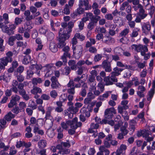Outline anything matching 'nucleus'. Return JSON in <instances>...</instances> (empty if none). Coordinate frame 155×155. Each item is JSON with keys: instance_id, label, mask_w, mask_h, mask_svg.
<instances>
[{"instance_id": "de8ad7c7", "label": "nucleus", "mask_w": 155, "mask_h": 155, "mask_svg": "<svg viewBox=\"0 0 155 155\" xmlns=\"http://www.w3.org/2000/svg\"><path fill=\"white\" fill-rule=\"evenodd\" d=\"M6 56L4 57L7 58L10 62H11L12 61V56H13V53L11 51H9L6 53Z\"/></svg>"}, {"instance_id": "7c9ffc66", "label": "nucleus", "mask_w": 155, "mask_h": 155, "mask_svg": "<svg viewBox=\"0 0 155 155\" xmlns=\"http://www.w3.org/2000/svg\"><path fill=\"white\" fill-rule=\"evenodd\" d=\"M31 58L30 55H25L24 56L22 61V63L26 65L29 63L31 60Z\"/></svg>"}, {"instance_id": "b1692460", "label": "nucleus", "mask_w": 155, "mask_h": 155, "mask_svg": "<svg viewBox=\"0 0 155 155\" xmlns=\"http://www.w3.org/2000/svg\"><path fill=\"white\" fill-rule=\"evenodd\" d=\"M103 42L106 43H108L110 42H114V39L111 38L109 35H105L104 36L102 41Z\"/></svg>"}, {"instance_id": "4be33fe9", "label": "nucleus", "mask_w": 155, "mask_h": 155, "mask_svg": "<svg viewBox=\"0 0 155 155\" xmlns=\"http://www.w3.org/2000/svg\"><path fill=\"white\" fill-rule=\"evenodd\" d=\"M111 91H107L102 95H100L98 98V100L101 101H104L107 98L109 95L111 94Z\"/></svg>"}, {"instance_id": "680f3d73", "label": "nucleus", "mask_w": 155, "mask_h": 155, "mask_svg": "<svg viewBox=\"0 0 155 155\" xmlns=\"http://www.w3.org/2000/svg\"><path fill=\"white\" fill-rule=\"evenodd\" d=\"M99 149L100 151L102 152H104L105 153V155H109L110 153V151L109 150L106 149L104 146H101Z\"/></svg>"}, {"instance_id": "f704fd0d", "label": "nucleus", "mask_w": 155, "mask_h": 155, "mask_svg": "<svg viewBox=\"0 0 155 155\" xmlns=\"http://www.w3.org/2000/svg\"><path fill=\"white\" fill-rule=\"evenodd\" d=\"M31 93L34 94H36L37 93H41L42 92L41 88L38 87H35L31 90Z\"/></svg>"}, {"instance_id": "20e7f679", "label": "nucleus", "mask_w": 155, "mask_h": 155, "mask_svg": "<svg viewBox=\"0 0 155 155\" xmlns=\"http://www.w3.org/2000/svg\"><path fill=\"white\" fill-rule=\"evenodd\" d=\"M64 30H61L59 32L58 40L59 43L58 46L60 48H63L65 45L66 43L65 42L66 40L68 39L70 37V35L66 34H65L64 35L62 33L63 32Z\"/></svg>"}, {"instance_id": "8fccbe9b", "label": "nucleus", "mask_w": 155, "mask_h": 155, "mask_svg": "<svg viewBox=\"0 0 155 155\" xmlns=\"http://www.w3.org/2000/svg\"><path fill=\"white\" fill-rule=\"evenodd\" d=\"M23 21V18L19 17H16L15 19L14 24L16 25H19L21 24Z\"/></svg>"}, {"instance_id": "2f4dec72", "label": "nucleus", "mask_w": 155, "mask_h": 155, "mask_svg": "<svg viewBox=\"0 0 155 155\" xmlns=\"http://www.w3.org/2000/svg\"><path fill=\"white\" fill-rule=\"evenodd\" d=\"M142 29L144 33L148 32L150 30V25L148 23L144 24L142 27Z\"/></svg>"}, {"instance_id": "864d4df0", "label": "nucleus", "mask_w": 155, "mask_h": 155, "mask_svg": "<svg viewBox=\"0 0 155 155\" xmlns=\"http://www.w3.org/2000/svg\"><path fill=\"white\" fill-rule=\"evenodd\" d=\"M24 26L25 30L30 31V29L32 28V27L31 24L30 22H27L25 23Z\"/></svg>"}, {"instance_id": "ddd939ff", "label": "nucleus", "mask_w": 155, "mask_h": 155, "mask_svg": "<svg viewBox=\"0 0 155 155\" xmlns=\"http://www.w3.org/2000/svg\"><path fill=\"white\" fill-rule=\"evenodd\" d=\"M126 149V146L122 144L120 145L119 148L117 149L116 152L114 153H115L116 155H125Z\"/></svg>"}, {"instance_id": "79ce46f5", "label": "nucleus", "mask_w": 155, "mask_h": 155, "mask_svg": "<svg viewBox=\"0 0 155 155\" xmlns=\"http://www.w3.org/2000/svg\"><path fill=\"white\" fill-rule=\"evenodd\" d=\"M74 23L71 21H70L68 22V28L67 31V33L68 34L70 35V33L72 31V28L74 27Z\"/></svg>"}, {"instance_id": "9d476101", "label": "nucleus", "mask_w": 155, "mask_h": 155, "mask_svg": "<svg viewBox=\"0 0 155 155\" xmlns=\"http://www.w3.org/2000/svg\"><path fill=\"white\" fill-rule=\"evenodd\" d=\"M20 97L16 94L13 95L12 96V99L8 104V107L9 108H12L17 104V102L19 101Z\"/></svg>"}, {"instance_id": "0e129e2a", "label": "nucleus", "mask_w": 155, "mask_h": 155, "mask_svg": "<svg viewBox=\"0 0 155 155\" xmlns=\"http://www.w3.org/2000/svg\"><path fill=\"white\" fill-rule=\"evenodd\" d=\"M129 29H128L126 28L123 30L120 34L119 36H125L127 35L129 32Z\"/></svg>"}, {"instance_id": "412c9836", "label": "nucleus", "mask_w": 155, "mask_h": 155, "mask_svg": "<svg viewBox=\"0 0 155 155\" xmlns=\"http://www.w3.org/2000/svg\"><path fill=\"white\" fill-rule=\"evenodd\" d=\"M102 65L106 71L110 72L111 71L112 69L110 64L108 63L107 61L104 60L103 61L102 63Z\"/></svg>"}, {"instance_id": "f257e3e1", "label": "nucleus", "mask_w": 155, "mask_h": 155, "mask_svg": "<svg viewBox=\"0 0 155 155\" xmlns=\"http://www.w3.org/2000/svg\"><path fill=\"white\" fill-rule=\"evenodd\" d=\"M77 121L78 118L75 117L72 121L69 120L62 122L61 126L62 128L65 130L67 129L69 126H70L72 129H76L82 125L81 122H77Z\"/></svg>"}, {"instance_id": "5fc2aeb1", "label": "nucleus", "mask_w": 155, "mask_h": 155, "mask_svg": "<svg viewBox=\"0 0 155 155\" xmlns=\"http://www.w3.org/2000/svg\"><path fill=\"white\" fill-rule=\"evenodd\" d=\"M54 24L57 27H58V26H59L60 25V22L57 21L56 22L54 23V22L53 21V20L51 19L50 20V24H51V27L52 29V30L53 31L55 30V29L54 27Z\"/></svg>"}, {"instance_id": "4d7b16f0", "label": "nucleus", "mask_w": 155, "mask_h": 155, "mask_svg": "<svg viewBox=\"0 0 155 155\" xmlns=\"http://www.w3.org/2000/svg\"><path fill=\"white\" fill-rule=\"evenodd\" d=\"M71 8L68 6V5L66 4L63 10L64 13L66 15H69L70 14V9Z\"/></svg>"}, {"instance_id": "aec40b11", "label": "nucleus", "mask_w": 155, "mask_h": 155, "mask_svg": "<svg viewBox=\"0 0 155 155\" xmlns=\"http://www.w3.org/2000/svg\"><path fill=\"white\" fill-rule=\"evenodd\" d=\"M122 68L116 67L113 69V71L111 73V75L114 77L118 76L120 74V72L123 71Z\"/></svg>"}, {"instance_id": "13d9d810", "label": "nucleus", "mask_w": 155, "mask_h": 155, "mask_svg": "<svg viewBox=\"0 0 155 155\" xmlns=\"http://www.w3.org/2000/svg\"><path fill=\"white\" fill-rule=\"evenodd\" d=\"M101 17L99 15H93V14L91 21L94 23H97L98 21L101 19Z\"/></svg>"}, {"instance_id": "58836bf2", "label": "nucleus", "mask_w": 155, "mask_h": 155, "mask_svg": "<svg viewBox=\"0 0 155 155\" xmlns=\"http://www.w3.org/2000/svg\"><path fill=\"white\" fill-rule=\"evenodd\" d=\"M39 127V126H34L33 130L34 132V133L37 132L38 134L40 135H43L44 133V131L42 130L39 129L38 127Z\"/></svg>"}, {"instance_id": "338daca9", "label": "nucleus", "mask_w": 155, "mask_h": 155, "mask_svg": "<svg viewBox=\"0 0 155 155\" xmlns=\"http://www.w3.org/2000/svg\"><path fill=\"white\" fill-rule=\"evenodd\" d=\"M128 101L127 100H124L122 101L121 103V104L123 105L122 107H124V109L126 110L128 108V107L127 104H128Z\"/></svg>"}, {"instance_id": "c85d7f7f", "label": "nucleus", "mask_w": 155, "mask_h": 155, "mask_svg": "<svg viewBox=\"0 0 155 155\" xmlns=\"http://www.w3.org/2000/svg\"><path fill=\"white\" fill-rule=\"evenodd\" d=\"M52 110V108L51 107H48L47 108V111L46 113V115L45 118L46 119H51L52 118L51 115V112Z\"/></svg>"}, {"instance_id": "2eb2a0df", "label": "nucleus", "mask_w": 155, "mask_h": 155, "mask_svg": "<svg viewBox=\"0 0 155 155\" xmlns=\"http://www.w3.org/2000/svg\"><path fill=\"white\" fill-rule=\"evenodd\" d=\"M11 77V74L5 72L0 76V81L3 80L5 82H8L10 81Z\"/></svg>"}, {"instance_id": "39448f33", "label": "nucleus", "mask_w": 155, "mask_h": 155, "mask_svg": "<svg viewBox=\"0 0 155 155\" xmlns=\"http://www.w3.org/2000/svg\"><path fill=\"white\" fill-rule=\"evenodd\" d=\"M138 9L139 10V15L137 16L135 20L136 22L139 23L141 21V20L143 19L147 16V15L145 13V11L144 9H142V6L140 5L138 7H134V10L137 11Z\"/></svg>"}, {"instance_id": "e433bc0d", "label": "nucleus", "mask_w": 155, "mask_h": 155, "mask_svg": "<svg viewBox=\"0 0 155 155\" xmlns=\"http://www.w3.org/2000/svg\"><path fill=\"white\" fill-rule=\"evenodd\" d=\"M46 58V56L44 53H41L39 54L38 60L40 62L45 61Z\"/></svg>"}, {"instance_id": "69168bd1", "label": "nucleus", "mask_w": 155, "mask_h": 155, "mask_svg": "<svg viewBox=\"0 0 155 155\" xmlns=\"http://www.w3.org/2000/svg\"><path fill=\"white\" fill-rule=\"evenodd\" d=\"M51 97L53 98H55L58 96V93L57 91L54 90H52L50 92Z\"/></svg>"}, {"instance_id": "4468645a", "label": "nucleus", "mask_w": 155, "mask_h": 155, "mask_svg": "<svg viewBox=\"0 0 155 155\" xmlns=\"http://www.w3.org/2000/svg\"><path fill=\"white\" fill-rule=\"evenodd\" d=\"M51 86L54 89H56L60 87V84L59 83L57 78L54 76L51 77Z\"/></svg>"}, {"instance_id": "393cba45", "label": "nucleus", "mask_w": 155, "mask_h": 155, "mask_svg": "<svg viewBox=\"0 0 155 155\" xmlns=\"http://www.w3.org/2000/svg\"><path fill=\"white\" fill-rule=\"evenodd\" d=\"M15 115L11 112H9L4 117V119L8 121H11L12 118L15 117Z\"/></svg>"}, {"instance_id": "c9c22d12", "label": "nucleus", "mask_w": 155, "mask_h": 155, "mask_svg": "<svg viewBox=\"0 0 155 155\" xmlns=\"http://www.w3.org/2000/svg\"><path fill=\"white\" fill-rule=\"evenodd\" d=\"M48 28L46 25H44L41 27L39 29V32L42 34H45L47 31Z\"/></svg>"}, {"instance_id": "bb28decb", "label": "nucleus", "mask_w": 155, "mask_h": 155, "mask_svg": "<svg viewBox=\"0 0 155 155\" xmlns=\"http://www.w3.org/2000/svg\"><path fill=\"white\" fill-rule=\"evenodd\" d=\"M49 48L50 50L53 52H56L58 51L57 46L54 42H51L49 45Z\"/></svg>"}, {"instance_id": "473e14b6", "label": "nucleus", "mask_w": 155, "mask_h": 155, "mask_svg": "<svg viewBox=\"0 0 155 155\" xmlns=\"http://www.w3.org/2000/svg\"><path fill=\"white\" fill-rule=\"evenodd\" d=\"M92 15L93 14L91 12L86 13L85 17L82 18V20L84 21V22H86L89 20L90 19L91 21Z\"/></svg>"}, {"instance_id": "5701e85b", "label": "nucleus", "mask_w": 155, "mask_h": 155, "mask_svg": "<svg viewBox=\"0 0 155 155\" xmlns=\"http://www.w3.org/2000/svg\"><path fill=\"white\" fill-rule=\"evenodd\" d=\"M68 63L71 70H76L77 69V64L75 61L73 60H70Z\"/></svg>"}, {"instance_id": "6ab92c4d", "label": "nucleus", "mask_w": 155, "mask_h": 155, "mask_svg": "<svg viewBox=\"0 0 155 155\" xmlns=\"http://www.w3.org/2000/svg\"><path fill=\"white\" fill-rule=\"evenodd\" d=\"M138 48V52H140L142 55H144L145 53L148 51V48L146 45H139Z\"/></svg>"}, {"instance_id": "f03ea898", "label": "nucleus", "mask_w": 155, "mask_h": 155, "mask_svg": "<svg viewBox=\"0 0 155 155\" xmlns=\"http://www.w3.org/2000/svg\"><path fill=\"white\" fill-rule=\"evenodd\" d=\"M88 0H79L78 8L77 9V12L78 14H82L84 12V9L82 7L84 5L85 7V9L88 10L91 8V5H89Z\"/></svg>"}, {"instance_id": "dca6fc26", "label": "nucleus", "mask_w": 155, "mask_h": 155, "mask_svg": "<svg viewBox=\"0 0 155 155\" xmlns=\"http://www.w3.org/2000/svg\"><path fill=\"white\" fill-rule=\"evenodd\" d=\"M8 62H11L5 57L0 59V69H4L5 67L6 66Z\"/></svg>"}, {"instance_id": "49530a36", "label": "nucleus", "mask_w": 155, "mask_h": 155, "mask_svg": "<svg viewBox=\"0 0 155 155\" xmlns=\"http://www.w3.org/2000/svg\"><path fill=\"white\" fill-rule=\"evenodd\" d=\"M150 132L148 131H146V134H143L144 137H145V139L148 142H150L153 140V138L152 137H150L149 135L150 134Z\"/></svg>"}, {"instance_id": "09e8293b", "label": "nucleus", "mask_w": 155, "mask_h": 155, "mask_svg": "<svg viewBox=\"0 0 155 155\" xmlns=\"http://www.w3.org/2000/svg\"><path fill=\"white\" fill-rule=\"evenodd\" d=\"M74 36L77 38L80 41L84 40L85 38V36L80 33H77L75 34Z\"/></svg>"}, {"instance_id": "6e6d98bb", "label": "nucleus", "mask_w": 155, "mask_h": 155, "mask_svg": "<svg viewBox=\"0 0 155 155\" xmlns=\"http://www.w3.org/2000/svg\"><path fill=\"white\" fill-rule=\"evenodd\" d=\"M47 134L48 136L50 138L53 137L55 135L54 130L51 129L48 130Z\"/></svg>"}, {"instance_id": "bf43d9fd", "label": "nucleus", "mask_w": 155, "mask_h": 155, "mask_svg": "<svg viewBox=\"0 0 155 155\" xmlns=\"http://www.w3.org/2000/svg\"><path fill=\"white\" fill-rule=\"evenodd\" d=\"M70 54H68V53H64L63 55L61 56V59L62 60L63 62L64 63L67 62L66 59L67 57H70Z\"/></svg>"}, {"instance_id": "1a4fd4ad", "label": "nucleus", "mask_w": 155, "mask_h": 155, "mask_svg": "<svg viewBox=\"0 0 155 155\" xmlns=\"http://www.w3.org/2000/svg\"><path fill=\"white\" fill-rule=\"evenodd\" d=\"M116 113V110L113 107L107 109L104 112L106 118L108 119L112 118L113 116V114Z\"/></svg>"}, {"instance_id": "ea45409f", "label": "nucleus", "mask_w": 155, "mask_h": 155, "mask_svg": "<svg viewBox=\"0 0 155 155\" xmlns=\"http://www.w3.org/2000/svg\"><path fill=\"white\" fill-rule=\"evenodd\" d=\"M118 111L119 113L122 114V116L124 115V114L125 115L127 114V112L124 109V107H123L119 106L118 107Z\"/></svg>"}, {"instance_id": "a18cd8bd", "label": "nucleus", "mask_w": 155, "mask_h": 155, "mask_svg": "<svg viewBox=\"0 0 155 155\" xmlns=\"http://www.w3.org/2000/svg\"><path fill=\"white\" fill-rule=\"evenodd\" d=\"M95 31L97 33H104L105 34L106 32V29L104 27H96L95 29Z\"/></svg>"}, {"instance_id": "c03bdc74", "label": "nucleus", "mask_w": 155, "mask_h": 155, "mask_svg": "<svg viewBox=\"0 0 155 155\" xmlns=\"http://www.w3.org/2000/svg\"><path fill=\"white\" fill-rule=\"evenodd\" d=\"M19 108L20 111H24L26 105L25 103L24 102H20L18 104Z\"/></svg>"}, {"instance_id": "774afa93", "label": "nucleus", "mask_w": 155, "mask_h": 155, "mask_svg": "<svg viewBox=\"0 0 155 155\" xmlns=\"http://www.w3.org/2000/svg\"><path fill=\"white\" fill-rule=\"evenodd\" d=\"M60 101L64 102L67 100V95L65 94H63L60 96L59 98Z\"/></svg>"}, {"instance_id": "a878e982", "label": "nucleus", "mask_w": 155, "mask_h": 155, "mask_svg": "<svg viewBox=\"0 0 155 155\" xmlns=\"http://www.w3.org/2000/svg\"><path fill=\"white\" fill-rule=\"evenodd\" d=\"M99 125L97 123L94 124L92 123L90 125V127L88 130V132L89 133H92L94 131L93 129H96L99 127Z\"/></svg>"}, {"instance_id": "cd10ccee", "label": "nucleus", "mask_w": 155, "mask_h": 155, "mask_svg": "<svg viewBox=\"0 0 155 155\" xmlns=\"http://www.w3.org/2000/svg\"><path fill=\"white\" fill-rule=\"evenodd\" d=\"M87 84L84 83L82 86V89L80 93V94L83 97H84L87 94Z\"/></svg>"}, {"instance_id": "3c124183", "label": "nucleus", "mask_w": 155, "mask_h": 155, "mask_svg": "<svg viewBox=\"0 0 155 155\" xmlns=\"http://www.w3.org/2000/svg\"><path fill=\"white\" fill-rule=\"evenodd\" d=\"M117 65L119 67H125L126 69H129L131 67L130 65H125L123 64L121 61H117Z\"/></svg>"}, {"instance_id": "9b49d317", "label": "nucleus", "mask_w": 155, "mask_h": 155, "mask_svg": "<svg viewBox=\"0 0 155 155\" xmlns=\"http://www.w3.org/2000/svg\"><path fill=\"white\" fill-rule=\"evenodd\" d=\"M24 15L25 16V19L26 21H29L34 18L40 15H41L40 12H37L33 15H30V12L28 10L25 11L24 13Z\"/></svg>"}, {"instance_id": "e2e57ef3", "label": "nucleus", "mask_w": 155, "mask_h": 155, "mask_svg": "<svg viewBox=\"0 0 155 155\" xmlns=\"http://www.w3.org/2000/svg\"><path fill=\"white\" fill-rule=\"evenodd\" d=\"M139 29L137 28L134 29L131 35V36L133 37H137L138 35V32L139 31Z\"/></svg>"}, {"instance_id": "6e6552de", "label": "nucleus", "mask_w": 155, "mask_h": 155, "mask_svg": "<svg viewBox=\"0 0 155 155\" xmlns=\"http://www.w3.org/2000/svg\"><path fill=\"white\" fill-rule=\"evenodd\" d=\"M74 54L75 55L77 56L78 58H79L81 56L83 48L81 45H77L72 47Z\"/></svg>"}, {"instance_id": "603ef678", "label": "nucleus", "mask_w": 155, "mask_h": 155, "mask_svg": "<svg viewBox=\"0 0 155 155\" xmlns=\"http://www.w3.org/2000/svg\"><path fill=\"white\" fill-rule=\"evenodd\" d=\"M28 106L33 109H35L37 107V105L36 104L35 102L32 100H30L28 103Z\"/></svg>"}, {"instance_id": "a211bd4d", "label": "nucleus", "mask_w": 155, "mask_h": 155, "mask_svg": "<svg viewBox=\"0 0 155 155\" xmlns=\"http://www.w3.org/2000/svg\"><path fill=\"white\" fill-rule=\"evenodd\" d=\"M83 104L79 102H77L75 104V107L71 106L69 107V110L73 112L77 113L78 111V108L81 107L83 105Z\"/></svg>"}, {"instance_id": "f3484780", "label": "nucleus", "mask_w": 155, "mask_h": 155, "mask_svg": "<svg viewBox=\"0 0 155 155\" xmlns=\"http://www.w3.org/2000/svg\"><path fill=\"white\" fill-rule=\"evenodd\" d=\"M30 121L31 124H36L37 126H39L41 124L42 125L43 124V120L42 119H39L36 120L35 118L34 117H31Z\"/></svg>"}, {"instance_id": "37998d69", "label": "nucleus", "mask_w": 155, "mask_h": 155, "mask_svg": "<svg viewBox=\"0 0 155 155\" xmlns=\"http://www.w3.org/2000/svg\"><path fill=\"white\" fill-rule=\"evenodd\" d=\"M61 25L62 27V28H61L60 29L59 31H61V30L62 29V30H64V31H63V32L62 33L63 34V35H64V34H66L69 35L68 34H67V23L66 22H64L62 23L61 24Z\"/></svg>"}, {"instance_id": "c756f323", "label": "nucleus", "mask_w": 155, "mask_h": 155, "mask_svg": "<svg viewBox=\"0 0 155 155\" xmlns=\"http://www.w3.org/2000/svg\"><path fill=\"white\" fill-rule=\"evenodd\" d=\"M46 141L45 140H41L38 143V145L39 148H43L46 146Z\"/></svg>"}, {"instance_id": "f8f14e48", "label": "nucleus", "mask_w": 155, "mask_h": 155, "mask_svg": "<svg viewBox=\"0 0 155 155\" xmlns=\"http://www.w3.org/2000/svg\"><path fill=\"white\" fill-rule=\"evenodd\" d=\"M104 81L106 85H109L113 84L114 82H117V80L116 77H114L111 75L110 76H107L104 78Z\"/></svg>"}, {"instance_id": "72a5a7b5", "label": "nucleus", "mask_w": 155, "mask_h": 155, "mask_svg": "<svg viewBox=\"0 0 155 155\" xmlns=\"http://www.w3.org/2000/svg\"><path fill=\"white\" fill-rule=\"evenodd\" d=\"M32 82L34 85H37L38 84L41 83L42 82V80L40 78H34L32 80Z\"/></svg>"}, {"instance_id": "0eeeda50", "label": "nucleus", "mask_w": 155, "mask_h": 155, "mask_svg": "<svg viewBox=\"0 0 155 155\" xmlns=\"http://www.w3.org/2000/svg\"><path fill=\"white\" fill-rule=\"evenodd\" d=\"M16 28V25L12 23L10 24L8 26L5 25L3 28L2 31L9 35H13L14 33V30Z\"/></svg>"}, {"instance_id": "7ed1b4c3", "label": "nucleus", "mask_w": 155, "mask_h": 155, "mask_svg": "<svg viewBox=\"0 0 155 155\" xmlns=\"http://www.w3.org/2000/svg\"><path fill=\"white\" fill-rule=\"evenodd\" d=\"M55 69V67L53 64H46L41 68L42 70L46 72L45 76L46 78L50 77L53 74V71Z\"/></svg>"}, {"instance_id": "423d86ee", "label": "nucleus", "mask_w": 155, "mask_h": 155, "mask_svg": "<svg viewBox=\"0 0 155 155\" xmlns=\"http://www.w3.org/2000/svg\"><path fill=\"white\" fill-rule=\"evenodd\" d=\"M81 84L80 83L75 84L74 81L70 80L67 84V86L68 88L67 89L68 92L71 94H73L75 93V88H80Z\"/></svg>"}, {"instance_id": "052dcab7", "label": "nucleus", "mask_w": 155, "mask_h": 155, "mask_svg": "<svg viewBox=\"0 0 155 155\" xmlns=\"http://www.w3.org/2000/svg\"><path fill=\"white\" fill-rule=\"evenodd\" d=\"M154 94V90L151 89L149 92V97L147 98L148 101H150L152 98Z\"/></svg>"}, {"instance_id": "4c0bfd02", "label": "nucleus", "mask_w": 155, "mask_h": 155, "mask_svg": "<svg viewBox=\"0 0 155 155\" xmlns=\"http://www.w3.org/2000/svg\"><path fill=\"white\" fill-rule=\"evenodd\" d=\"M44 21L42 18L41 17H39L35 18V24L39 25L43 23Z\"/></svg>"}, {"instance_id": "a19ab883", "label": "nucleus", "mask_w": 155, "mask_h": 155, "mask_svg": "<svg viewBox=\"0 0 155 155\" xmlns=\"http://www.w3.org/2000/svg\"><path fill=\"white\" fill-rule=\"evenodd\" d=\"M123 50L120 47H117L114 49V53L119 55H122L123 53Z\"/></svg>"}]
</instances>
